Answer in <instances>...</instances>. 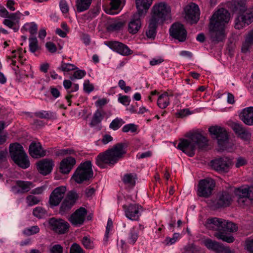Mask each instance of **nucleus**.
Instances as JSON below:
<instances>
[{
    "label": "nucleus",
    "instance_id": "32",
    "mask_svg": "<svg viewBox=\"0 0 253 253\" xmlns=\"http://www.w3.org/2000/svg\"><path fill=\"white\" fill-rule=\"evenodd\" d=\"M121 3L122 0H110L109 7L106 9V12L112 15L118 13L116 10L121 8Z\"/></svg>",
    "mask_w": 253,
    "mask_h": 253
},
{
    "label": "nucleus",
    "instance_id": "10",
    "mask_svg": "<svg viewBox=\"0 0 253 253\" xmlns=\"http://www.w3.org/2000/svg\"><path fill=\"white\" fill-rule=\"evenodd\" d=\"M209 131L212 137L217 140L221 149H224V145L228 140V135L226 129L224 127L215 126L210 127Z\"/></svg>",
    "mask_w": 253,
    "mask_h": 253
},
{
    "label": "nucleus",
    "instance_id": "19",
    "mask_svg": "<svg viewBox=\"0 0 253 253\" xmlns=\"http://www.w3.org/2000/svg\"><path fill=\"white\" fill-rule=\"evenodd\" d=\"M231 163V160L227 157L219 158L211 161L212 168L219 172L227 171Z\"/></svg>",
    "mask_w": 253,
    "mask_h": 253
},
{
    "label": "nucleus",
    "instance_id": "52",
    "mask_svg": "<svg viewBox=\"0 0 253 253\" xmlns=\"http://www.w3.org/2000/svg\"><path fill=\"white\" fill-rule=\"evenodd\" d=\"M50 253H63V248L59 244L51 246L49 248Z\"/></svg>",
    "mask_w": 253,
    "mask_h": 253
},
{
    "label": "nucleus",
    "instance_id": "54",
    "mask_svg": "<svg viewBox=\"0 0 253 253\" xmlns=\"http://www.w3.org/2000/svg\"><path fill=\"white\" fill-rule=\"evenodd\" d=\"M118 101L124 105L128 106L130 102V99L128 96L119 94Z\"/></svg>",
    "mask_w": 253,
    "mask_h": 253
},
{
    "label": "nucleus",
    "instance_id": "2",
    "mask_svg": "<svg viewBox=\"0 0 253 253\" xmlns=\"http://www.w3.org/2000/svg\"><path fill=\"white\" fill-rule=\"evenodd\" d=\"M186 137L180 139L177 148L189 157L194 156L197 148L202 149L207 145V139L198 131L189 133Z\"/></svg>",
    "mask_w": 253,
    "mask_h": 253
},
{
    "label": "nucleus",
    "instance_id": "14",
    "mask_svg": "<svg viewBox=\"0 0 253 253\" xmlns=\"http://www.w3.org/2000/svg\"><path fill=\"white\" fill-rule=\"evenodd\" d=\"M48 223L52 230L59 234L67 232L70 227V225L67 221L60 218L52 217L49 219Z\"/></svg>",
    "mask_w": 253,
    "mask_h": 253
},
{
    "label": "nucleus",
    "instance_id": "39",
    "mask_svg": "<svg viewBox=\"0 0 253 253\" xmlns=\"http://www.w3.org/2000/svg\"><path fill=\"white\" fill-rule=\"evenodd\" d=\"M157 104L158 106L162 108H166L169 104V98L167 93H165L159 96Z\"/></svg>",
    "mask_w": 253,
    "mask_h": 253
},
{
    "label": "nucleus",
    "instance_id": "47",
    "mask_svg": "<svg viewBox=\"0 0 253 253\" xmlns=\"http://www.w3.org/2000/svg\"><path fill=\"white\" fill-rule=\"evenodd\" d=\"M24 28L28 30L31 35H35L37 32L38 26L35 23L31 22L25 24Z\"/></svg>",
    "mask_w": 253,
    "mask_h": 253
},
{
    "label": "nucleus",
    "instance_id": "21",
    "mask_svg": "<svg viewBox=\"0 0 253 253\" xmlns=\"http://www.w3.org/2000/svg\"><path fill=\"white\" fill-rule=\"evenodd\" d=\"M66 188L65 186L56 188L51 193L49 202L52 206H58L65 196Z\"/></svg>",
    "mask_w": 253,
    "mask_h": 253
},
{
    "label": "nucleus",
    "instance_id": "17",
    "mask_svg": "<svg viewBox=\"0 0 253 253\" xmlns=\"http://www.w3.org/2000/svg\"><path fill=\"white\" fill-rule=\"evenodd\" d=\"M125 214L127 218L132 220H137L142 211V207L138 204H130L128 206H123Z\"/></svg>",
    "mask_w": 253,
    "mask_h": 253
},
{
    "label": "nucleus",
    "instance_id": "57",
    "mask_svg": "<svg viewBox=\"0 0 253 253\" xmlns=\"http://www.w3.org/2000/svg\"><path fill=\"white\" fill-rule=\"evenodd\" d=\"M112 226H113V222L111 220V219H109L108 220L107 226L106 227V231H105V236H104V240L105 241V242H107L108 241V235H109L110 230L112 228Z\"/></svg>",
    "mask_w": 253,
    "mask_h": 253
},
{
    "label": "nucleus",
    "instance_id": "56",
    "mask_svg": "<svg viewBox=\"0 0 253 253\" xmlns=\"http://www.w3.org/2000/svg\"><path fill=\"white\" fill-rule=\"evenodd\" d=\"M70 253H84V251L79 245L74 243L71 247Z\"/></svg>",
    "mask_w": 253,
    "mask_h": 253
},
{
    "label": "nucleus",
    "instance_id": "35",
    "mask_svg": "<svg viewBox=\"0 0 253 253\" xmlns=\"http://www.w3.org/2000/svg\"><path fill=\"white\" fill-rule=\"evenodd\" d=\"M125 25V22L120 20H113L107 26L108 31H117L123 28Z\"/></svg>",
    "mask_w": 253,
    "mask_h": 253
},
{
    "label": "nucleus",
    "instance_id": "33",
    "mask_svg": "<svg viewBox=\"0 0 253 253\" xmlns=\"http://www.w3.org/2000/svg\"><path fill=\"white\" fill-rule=\"evenodd\" d=\"M105 113L103 110L97 109L94 113L91 122L90 126H95L100 124L103 120Z\"/></svg>",
    "mask_w": 253,
    "mask_h": 253
},
{
    "label": "nucleus",
    "instance_id": "50",
    "mask_svg": "<svg viewBox=\"0 0 253 253\" xmlns=\"http://www.w3.org/2000/svg\"><path fill=\"white\" fill-rule=\"evenodd\" d=\"M40 228L37 225L26 228L23 231V233L27 236H30L39 233Z\"/></svg>",
    "mask_w": 253,
    "mask_h": 253
},
{
    "label": "nucleus",
    "instance_id": "34",
    "mask_svg": "<svg viewBox=\"0 0 253 253\" xmlns=\"http://www.w3.org/2000/svg\"><path fill=\"white\" fill-rule=\"evenodd\" d=\"M139 237L138 229L135 227H132L128 232L126 240L127 243L133 245L137 241Z\"/></svg>",
    "mask_w": 253,
    "mask_h": 253
},
{
    "label": "nucleus",
    "instance_id": "3",
    "mask_svg": "<svg viewBox=\"0 0 253 253\" xmlns=\"http://www.w3.org/2000/svg\"><path fill=\"white\" fill-rule=\"evenodd\" d=\"M126 143H118L104 153L99 154L96 158V164L101 168H104V164L113 166L119 160L123 158L126 153Z\"/></svg>",
    "mask_w": 253,
    "mask_h": 253
},
{
    "label": "nucleus",
    "instance_id": "1",
    "mask_svg": "<svg viewBox=\"0 0 253 253\" xmlns=\"http://www.w3.org/2000/svg\"><path fill=\"white\" fill-rule=\"evenodd\" d=\"M230 19V13L224 9L216 11L210 19L209 25V36L211 42L217 43L226 38L225 24Z\"/></svg>",
    "mask_w": 253,
    "mask_h": 253
},
{
    "label": "nucleus",
    "instance_id": "20",
    "mask_svg": "<svg viewBox=\"0 0 253 253\" xmlns=\"http://www.w3.org/2000/svg\"><path fill=\"white\" fill-rule=\"evenodd\" d=\"M78 198V195L76 192L74 191L69 192L61 204L60 212L61 213H64L69 211L75 204Z\"/></svg>",
    "mask_w": 253,
    "mask_h": 253
},
{
    "label": "nucleus",
    "instance_id": "15",
    "mask_svg": "<svg viewBox=\"0 0 253 253\" xmlns=\"http://www.w3.org/2000/svg\"><path fill=\"white\" fill-rule=\"evenodd\" d=\"M169 33L172 38L181 42L185 41L186 39V31L183 25L179 23H175L171 25Z\"/></svg>",
    "mask_w": 253,
    "mask_h": 253
},
{
    "label": "nucleus",
    "instance_id": "59",
    "mask_svg": "<svg viewBox=\"0 0 253 253\" xmlns=\"http://www.w3.org/2000/svg\"><path fill=\"white\" fill-rule=\"evenodd\" d=\"M246 249L250 253H253V239L246 240Z\"/></svg>",
    "mask_w": 253,
    "mask_h": 253
},
{
    "label": "nucleus",
    "instance_id": "8",
    "mask_svg": "<svg viewBox=\"0 0 253 253\" xmlns=\"http://www.w3.org/2000/svg\"><path fill=\"white\" fill-rule=\"evenodd\" d=\"M136 8L137 12L132 15L128 23V31L132 34H135L139 31L142 26L141 20L148 10L138 7Z\"/></svg>",
    "mask_w": 253,
    "mask_h": 253
},
{
    "label": "nucleus",
    "instance_id": "11",
    "mask_svg": "<svg viewBox=\"0 0 253 253\" xmlns=\"http://www.w3.org/2000/svg\"><path fill=\"white\" fill-rule=\"evenodd\" d=\"M215 184L214 181L211 178H206L200 180L198 184L197 195L200 197H209L211 194Z\"/></svg>",
    "mask_w": 253,
    "mask_h": 253
},
{
    "label": "nucleus",
    "instance_id": "31",
    "mask_svg": "<svg viewBox=\"0 0 253 253\" xmlns=\"http://www.w3.org/2000/svg\"><path fill=\"white\" fill-rule=\"evenodd\" d=\"M137 179V175L134 173H126L122 178L123 183L127 187H133Z\"/></svg>",
    "mask_w": 253,
    "mask_h": 253
},
{
    "label": "nucleus",
    "instance_id": "48",
    "mask_svg": "<svg viewBox=\"0 0 253 253\" xmlns=\"http://www.w3.org/2000/svg\"><path fill=\"white\" fill-rule=\"evenodd\" d=\"M26 201L28 206L30 207L38 204L40 202V200L37 197L32 195L27 196Z\"/></svg>",
    "mask_w": 253,
    "mask_h": 253
},
{
    "label": "nucleus",
    "instance_id": "42",
    "mask_svg": "<svg viewBox=\"0 0 253 253\" xmlns=\"http://www.w3.org/2000/svg\"><path fill=\"white\" fill-rule=\"evenodd\" d=\"M38 45V40L35 37H32L29 38V49L32 53H35L40 49Z\"/></svg>",
    "mask_w": 253,
    "mask_h": 253
},
{
    "label": "nucleus",
    "instance_id": "45",
    "mask_svg": "<svg viewBox=\"0 0 253 253\" xmlns=\"http://www.w3.org/2000/svg\"><path fill=\"white\" fill-rule=\"evenodd\" d=\"M76 67L72 64L66 63L64 61H62L61 65L58 68V70H60L64 72H68L74 70L76 69Z\"/></svg>",
    "mask_w": 253,
    "mask_h": 253
},
{
    "label": "nucleus",
    "instance_id": "36",
    "mask_svg": "<svg viewBox=\"0 0 253 253\" xmlns=\"http://www.w3.org/2000/svg\"><path fill=\"white\" fill-rule=\"evenodd\" d=\"M159 22L150 19L148 30L146 31V35L149 38H154L156 34V29Z\"/></svg>",
    "mask_w": 253,
    "mask_h": 253
},
{
    "label": "nucleus",
    "instance_id": "16",
    "mask_svg": "<svg viewBox=\"0 0 253 253\" xmlns=\"http://www.w3.org/2000/svg\"><path fill=\"white\" fill-rule=\"evenodd\" d=\"M104 44L113 51L122 55L127 56L131 54V51L128 47L119 42L107 41L104 42Z\"/></svg>",
    "mask_w": 253,
    "mask_h": 253
},
{
    "label": "nucleus",
    "instance_id": "51",
    "mask_svg": "<svg viewBox=\"0 0 253 253\" xmlns=\"http://www.w3.org/2000/svg\"><path fill=\"white\" fill-rule=\"evenodd\" d=\"M86 74V72L84 70H78L75 71L73 76L70 77L71 80L74 79H81L83 78Z\"/></svg>",
    "mask_w": 253,
    "mask_h": 253
},
{
    "label": "nucleus",
    "instance_id": "9",
    "mask_svg": "<svg viewBox=\"0 0 253 253\" xmlns=\"http://www.w3.org/2000/svg\"><path fill=\"white\" fill-rule=\"evenodd\" d=\"M238 204L241 206L247 204V200H253V187L247 186L237 188L234 190Z\"/></svg>",
    "mask_w": 253,
    "mask_h": 253
},
{
    "label": "nucleus",
    "instance_id": "24",
    "mask_svg": "<svg viewBox=\"0 0 253 253\" xmlns=\"http://www.w3.org/2000/svg\"><path fill=\"white\" fill-rule=\"evenodd\" d=\"M32 187V182L17 180L16 185L11 187V190L14 194H23L28 192Z\"/></svg>",
    "mask_w": 253,
    "mask_h": 253
},
{
    "label": "nucleus",
    "instance_id": "61",
    "mask_svg": "<svg viewBox=\"0 0 253 253\" xmlns=\"http://www.w3.org/2000/svg\"><path fill=\"white\" fill-rule=\"evenodd\" d=\"M179 236V233H175L173 234L172 238H167L166 240L167 242V244H170V245L174 244L178 239Z\"/></svg>",
    "mask_w": 253,
    "mask_h": 253
},
{
    "label": "nucleus",
    "instance_id": "29",
    "mask_svg": "<svg viewBox=\"0 0 253 253\" xmlns=\"http://www.w3.org/2000/svg\"><path fill=\"white\" fill-rule=\"evenodd\" d=\"M241 120L248 126H253V107L244 109L240 114Z\"/></svg>",
    "mask_w": 253,
    "mask_h": 253
},
{
    "label": "nucleus",
    "instance_id": "30",
    "mask_svg": "<svg viewBox=\"0 0 253 253\" xmlns=\"http://www.w3.org/2000/svg\"><path fill=\"white\" fill-rule=\"evenodd\" d=\"M76 164L75 158L69 157L64 159L60 163V169L62 173L67 174L70 172Z\"/></svg>",
    "mask_w": 253,
    "mask_h": 253
},
{
    "label": "nucleus",
    "instance_id": "23",
    "mask_svg": "<svg viewBox=\"0 0 253 253\" xmlns=\"http://www.w3.org/2000/svg\"><path fill=\"white\" fill-rule=\"evenodd\" d=\"M205 246L209 250H211L218 253H230L229 248L224 247L219 243L213 241L211 239H207L204 242Z\"/></svg>",
    "mask_w": 253,
    "mask_h": 253
},
{
    "label": "nucleus",
    "instance_id": "28",
    "mask_svg": "<svg viewBox=\"0 0 253 253\" xmlns=\"http://www.w3.org/2000/svg\"><path fill=\"white\" fill-rule=\"evenodd\" d=\"M232 128L242 139L247 140L251 137L250 132L242 124L238 123H233L231 126Z\"/></svg>",
    "mask_w": 253,
    "mask_h": 253
},
{
    "label": "nucleus",
    "instance_id": "40",
    "mask_svg": "<svg viewBox=\"0 0 253 253\" xmlns=\"http://www.w3.org/2000/svg\"><path fill=\"white\" fill-rule=\"evenodd\" d=\"M35 115L37 117L41 119H54L56 118V116L54 113L44 110L37 112L35 113Z\"/></svg>",
    "mask_w": 253,
    "mask_h": 253
},
{
    "label": "nucleus",
    "instance_id": "41",
    "mask_svg": "<svg viewBox=\"0 0 253 253\" xmlns=\"http://www.w3.org/2000/svg\"><path fill=\"white\" fill-rule=\"evenodd\" d=\"M233 5L234 10L239 12H243L247 9L245 0H234Z\"/></svg>",
    "mask_w": 253,
    "mask_h": 253
},
{
    "label": "nucleus",
    "instance_id": "7",
    "mask_svg": "<svg viewBox=\"0 0 253 253\" xmlns=\"http://www.w3.org/2000/svg\"><path fill=\"white\" fill-rule=\"evenodd\" d=\"M170 6L165 2H160L153 6L151 19L159 23H163L170 18Z\"/></svg>",
    "mask_w": 253,
    "mask_h": 253
},
{
    "label": "nucleus",
    "instance_id": "58",
    "mask_svg": "<svg viewBox=\"0 0 253 253\" xmlns=\"http://www.w3.org/2000/svg\"><path fill=\"white\" fill-rule=\"evenodd\" d=\"M190 114H191V112L188 109L180 110L176 114V116L178 118H183Z\"/></svg>",
    "mask_w": 253,
    "mask_h": 253
},
{
    "label": "nucleus",
    "instance_id": "6",
    "mask_svg": "<svg viewBox=\"0 0 253 253\" xmlns=\"http://www.w3.org/2000/svg\"><path fill=\"white\" fill-rule=\"evenodd\" d=\"M93 176L91 162L87 161L81 163L74 172L72 178L78 183L89 180Z\"/></svg>",
    "mask_w": 253,
    "mask_h": 253
},
{
    "label": "nucleus",
    "instance_id": "55",
    "mask_svg": "<svg viewBox=\"0 0 253 253\" xmlns=\"http://www.w3.org/2000/svg\"><path fill=\"white\" fill-rule=\"evenodd\" d=\"M60 8L63 13L66 14L69 12V7L65 0H61L59 3Z\"/></svg>",
    "mask_w": 253,
    "mask_h": 253
},
{
    "label": "nucleus",
    "instance_id": "38",
    "mask_svg": "<svg viewBox=\"0 0 253 253\" xmlns=\"http://www.w3.org/2000/svg\"><path fill=\"white\" fill-rule=\"evenodd\" d=\"M223 226H222L223 230H222V232L225 235H226V232H233L236 231L238 229L236 225L232 222L226 221L223 219Z\"/></svg>",
    "mask_w": 253,
    "mask_h": 253
},
{
    "label": "nucleus",
    "instance_id": "43",
    "mask_svg": "<svg viewBox=\"0 0 253 253\" xmlns=\"http://www.w3.org/2000/svg\"><path fill=\"white\" fill-rule=\"evenodd\" d=\"M153 0H136V6L148 10L152 4Z\"/></svg>",
    "mask_w": 253,
    "mask_h": 253
},
{
    "label": "nucleus",
    "instance_id": "4",
    "mask_svg": "<svg viewBox=\"0 0 253 253\" xmlns=\"http://www.w3.org/2000/svg\"><path fill=\"white\" fill-rule=\"evenodd\" d=\"M9 153L12 160L19 167L23 169L29 167L30 163L28 157L20 144L17 143L11 144Z\"/></svg>",
    "mask_w": 253,
    "mask_h": 253
},
{
    "label": "nucleus",
    "instance_id": "27",
    "mask_svg": "<svg viewBox=\"0 0 253 253\" xmlns=\"http://www.w3.org/2000/svg\"><path fill=\"white\" fill-rule=\"evenodd\" d=\"M232 201V196L227 191L219 193L217 197L215 206L217 208L229 206Z\"/></svg>",
    "mask_w": 253,
    "mask_h": 253
},
{
    "label": "nucleus",
    "instance_id": "49",
    "mask_svg": "<svg viewBox=\"0 0 253 253\" xmlns=\"http://www.w3.org/2000/svg\"><path fill=\"white\" fill-rule=\"evenodd\" d=\"M137 126L134 124H129L125 125L122 128V131L124 132H130L132 133L135 132L137 130Z\"/></svg>",
    "mask_w": 253,
    "mask_h": 253
},
{
    "label": "nucleus",
    "instance_id": "37",
    "mask_svg": "<svg viewBox=\"0 0 253 253\" xmlns=\"http://www.w3.org/2000/svg\"><path fill=\"white\" fill-rule=\"evenodd\" d=\"M92 0H77L76 6L78 12H81L87 10L91 3Z\"/></svg>",
    "mask_w": 253,
    "mask_h": 253
},
{
    "label": "nucleus",
    "instance_id": "5",
    "mask_svg": "<svg viewBox=\"0 0 253 253\" xmlns=\"http://www.w3.org/2000/svg\"><path fill=\"white\" fill-rule=\"evenodd\" d=\"M223 219L213 217L207 219L205 226L210 230L216 231L214 234V236L218 239L222 240L228 243H233L234 241V237L232 236H227L222 232V226H223Z\"/></svg>",
    "mask_w": 253,
    "mask_h": 253
},
{
    "label": "nucleus",
    "instance_id": "63",
    "mask_svg": "<svg viewBox=\"0 0 253 253\" xmlns=\"http://www.w3.org/2000/svg\"><path fill=\"white\" fill-rule=\"evenodd\" d=\"M45 46L48 49V50L51 52L54 53L57 50V48L54 43L51 42H47L45 44Z\"/></svg>",
    "mask_w": 253,
    "mask_h": 253
},
{
    "label": "nucleus",
    "instance_id": "44",
    "mask_svg": "<svg viewBox=\"0 0 253 253\" xmlns=\"http://www.w3.org/2000/svg\"><path fill=\"white\" fill-rule=\"evenodd\" d=\"M125 123L121 118H116L114 119L109 125L110 128L116 130L118 129Z\"/></svg>",
    "mask_w": 253,
    "mask_h": 253
},
{
    "label": "nucleus",
    "instance_id": "26",
    "mask_svg": "<svg viewBox=\"0 0 253 253\" xmlns=\"http://www.w3.org/2000/svg\"><path fill=\"white\" fill-rule=\"evenodd\" d=\"M54 163L52 160L44 159L37 163V169L40 172L44 175L49 173L53 168Z\"/></svg>",
    "mask_w": 253,
    "mask_h": 253
},
{
    "label": "nucleus",
    "instance_id": "25",
    "mask_svg": "<svg viewBox=\"0 0 253 253\" xmlns=\"http://www.w3.org/2000/svg\"><path fill=\"white\" fill-rule=\"evenodd\" d=\"M30 156L34 158H39L46 155V151L43 149L40 142H32L29 148Z\"/></svg>",
    "mask_w": 253,
    "mask_h": 253
},
{
    "label": "nucleus",
    "instance_id": "53",
    "mask_svg": "<svg viewBox=\"0 0 253 253\" xmlns=\"http://www.w3.org/2000/svg\"><path fill=\"white\" fill-rule=\"evenodd\" d=\"M82 244L86 249H91L93 248L92 242L87 237H84L82 240Z\"/></svg>",
    "mask_w": 253,
    "mask_h": 253
},
{
    "label": "nucleus",
    "instance_id": "22",
    "mask_svg": "<svg viewBox=\"0 0 253 253\" xmlns=\"http://www.w3.org/2000/svg\"><path fill=\"white\" fill-rule=\"evenodd\" d=\"M86 214V210L84 208L81 207L77 210L71 215L69 220L74 226H80L84 223Z\"/></svg>",
    "mask_w": 253,
    "mask_h": 253
},
{
    "label": "nucleus",
    "instance_id": "18",
    "mask_svg": "<svg viewBox=\"0 0 253 253\" xmlns=\"http://www.w3.org/2000/svg\"><path fill=\"white\" fill-rule=\"evenodd\" d=\"M21 15V13L19 11L9 13L3 20V24L16 32L19 29V23Z\"/></svg>",
    "mask_w": 253,
    "mask_h": 253
},
{
    "label": "nucleus",
    "instance_id": "64",
    "mask_svg": "<svg viewBox=\"0 0 253 253\" xmlns=\"http://www.w3.org/2000/svg\"><path fill=\"white\" fill-rule=\"evenodd\" d=\"M252 45H253L252 44H251L246 41H245L243 42L242 46V49H241L242 52L243 53H245L248 52L250 51V49L252 47Z\"/></svg>",
    "mask_w": 253,
    "mask_h": 253
},
{
    "label": "nucleus",
    "instance_id": "46",
    "mask_svg": "<svg viewBox=\"0 0 253 253\" xmlns=\"http://www.w3.org/2000/svg\"><path fill=\"white\" fill-rule=\"evenodd\" d=\"M33 215L38 218H42L46 215V211L41 207H37L33 210Z\"/></svg>",
    "mask_w": 253,
    "mask_h": 253
},
{
    "label": "nucleus",
    "instance_id": "60",
    "mask_svg": "<svg viewBox=\"0 0 253 253\" xmlns=\"http://www.w3.org/2000/svg\"><path fill=\"white\" fill-rule=\"evenodd\" d=\"M93 86L92 84H89L88 80L84 82V89L85 92L90 93L93 90Z\"/></svg>",
    "mask_w": 253,
    "mask_h": 253
},
{
    "label": "nucleus",
    "instance_id": "12",
    "mask_svg": "<svg viewBox=\"0 0 253 253\" xmlns=\"http://www.w3.org/2000/svg\"><path fill=\"white\" fill-rule=\"evenodd\" d=\"M253 22V6L246 9L235 21V27L240 29Z\"/></svg>",
    "mask_w": 253,
    "mask_h": 253
},
{
    "label": "nucleus",
    "instance_id": "13",
    "mask_svg": "<svg viewBox=\"0 0 253 253\" xmlns=\"http://www.w3.org/2000/svg\"><path fill=\"white\" fill-rule=\"evenodd\" d=\"M185 12V18L189 22L196 23L199 19L200 10L198 6L192 3L185 7L184 9Z\"/></svg>",
    "mask_w": 253,
    "mask_h": 253
},
{
    "label": "nucleus",
    "instance_id": "62",
    "mask_svg": "<svg viewBox=\"0 0 253 253\" xmlns=\"http://www.w3.org/2000/svg\"><path fill=\"white\" fill-rule=\"evenodd\" d=\"M247 163V161L246 159L243 157H238L237 159V162L235 164L236 168H240V167L245 165Z\"/></svg>",
    "mask_w": 253,
    "mask_h": 253
}]
</instances>
